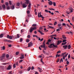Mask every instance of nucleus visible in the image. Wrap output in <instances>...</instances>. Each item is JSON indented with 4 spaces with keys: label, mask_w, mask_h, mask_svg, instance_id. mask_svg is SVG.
<instances>
[{
    "label": "nucleus",
    "mask_w": 74,
    "mask_h": 74,
    "mask_svg": "<svg viewBox=\"0 0 74 74\" xmlns=\"http://www.w3.org/2000/svg\"><path fill=\"white\" fill-rule=\"evenodd\" d=\"M45 40H44L43 43V45H41L40 47L41 48H45V49L46 50V48H45Z\"/></svg>",
    "instance_id": "f257e3e1"
},
{
    "label": "nucleus",
    "mask_w": 74,
    "mask_h": 74,
    "mask_svg": "<svg viewBox=\"0 0 74 74\" xmlns=\"http://www.w3.org/2000/svg\"><path fill=\"white\" fill-rule=\"evenodd\" d=\"M41 14V12H38V16L39 18H40V17H41L42 19H44L45 18L44 17H43L42 16V15Z\"/></svg>",
    "instance_id": "f03ea898"
},
{
    "label": "nucleus",
    "mask_w": 74,
    "mask_h": 74,
    "mask_svg": "<svg viewBox=\"0 0 74 74\" xmlns=\"http://www.w3.org/2000/svg\"><path fill=\"white\" fill-rule=\"evenodd\" d=\"M5 54H3L2 55V56H1V57L0 59L1 60H3V59L5 60L4 58H5Z\"/></svg>",
    "instance_id": "7ed1b4c3"
},
{
    "label": "nucleus",
    "mask_w": 74,
    "mask_h": 74,
    "mask_svg": "<svg viewBox=\"0 0 74 74\" xmlns=\"http://www.w3.org/2000/svg\"><path fill=\"white\" fill-rule=\"evenodd\" d=\"M53 46L54 47H57V46L56 45H54V44H52L51 45H50V46H49V48H52V47H53Z\"/></svg>",
    "instance_id": "20e7f679"
},
{
    "label": "nucleus",
    "mask_w": 74,
    "mask_h": 74,
    "mask_svg": "<svg viewBox=\"0 0 74 74\" xmlns=\"http://www.w3.org/2000/svg\"><path fill=\"white\" fill-rule=\"evenodd\" d=\"M28 47H30L33 45V43H32V42H30L28 43Z\"/></svg>",
    "instance_id": "39448f33"
},
{
    "label": "nucleus",
    "mask_w": 74,
    "mask_h": 74,
    "mask_svg": "<svg viewBox=\"0 0 74 74\" xmlns=\"http://www.w3.org/2000/svg\"><path fill=\"white\" fill-rule=\"evenodd\" d=\"M7 38H9L10 39V40H12V37L11 36H9V35H8L7 36Z\"/></svg>",
    "instance_id": "423d86ee"
},
{
    "label": "nucleus",
    "mask_w": 74,
    "mask_h": 74,
    "mask_svg": "<svg viewBox=\"0 0 74 74\" xmlns=\"http://www.w3.org/2000/svg\"><path fill=\"white\" fill-rule=\"evenodd\" d=\"M62 40H58L57 42V45H59L60 43H62Z\"/></svg>",
    "instance_id": "0eeeda50"
},
{
    "label": "nucleus",
    "mask_w": 74,
    "mask_h": 74,
    "mask_svg": "<svg viewBox=\"0 0 74 74\" xmlns=\"http://www.w3.org/2000/svg\"><path fill=\"white\" fill-rule=\"evenodd\" d=\"M24 58V55H23V54H21V56L19 57L20 59H23Z\"/></svg>",
    "instance_id": "6e6552de"
},
{
    "label": "nucleus",
    "mask_w": 74,
    "mask_h": 74,
    "mask_svg": "<svg viewBox=\"0 0 74 74\" xmlns=\"http://www.w3.org/2000/svg\"><path fill=\"white\" fill-rule=\"evenodd\" d=\"M22 5L23 8H26L27 6V5H26L25 3H23Z\"/></svg>",
    "instance_id": "1a4fd4ad"
},
{
    "label": "nucleus",
    "mask_w": 74,
    "mask_h": 74,
    "mask_svg": "<svg viewBox=\"0 0 74 74\" xmlns=\"http://www.w3.org/2000/svg\"><path fill=\"white\" fill-rule=\"evenodd\" d=\"M5 42H11V41L10 40H8L7 39H5L4 40Z\"/></svg>",
    "instance_id": "9d476101"
},
{
    "label": "nucleus",
    "mask_w": 74,
    "mask_h": 74,
    "mask_svg": "<svg viewBox=\"0 0 74 74\" xmlns=\"http://www.w3.org/2000/svg\"><path fill=\"white\" fill-rule=\"evenodd\" d=\"M69 10L70 11V12H73V9L72 8H69Z\"/></svg>",
    "instance_id": "9b49d317"
},
{
    "label": "nucleus",
    "mask_w": 74,
    "mask_h": 74,
    "mask_svg": "<svg viewBox=\"0 0 74 74\" xmlns=\"http://www.w3.org/2000/svg\"><path fill=\"white\" fill-rule=\"evenodd\" d=\"M48 4L49 5H52V4H53V2H52L51 1H49L48 2Z\"/></svg>",
    "instance_id": "f8f14e48"
},
{
    "label": "nucleus",
    "mask_w": 74,
    "mask_h": 74,
    "mask_svg": "<svg viewBox=\"0 0 74 74\" xmlns=\"http://www.w3.org/2000/svg\"><path fill=\"white\" fill-rule=\"evenodd\" d=\"M30 6H31V3H29V5L27 6V7H28L27 9L28 10H30Z\"/></svg>",
    "instance_id": "ddd939ff"
},
{
    "label": "nucleus",
    "mask_w": 74,
    "mask_h": 74,
    "mask_svg": "<svg viewBox=\"0 0 74 74\" xmlns=\"http://www.w3.org/2000/svg\"><path fill=\"white\" fill-rule=\"evenodd\" d=\"M29 32H30V33H32L33 31L32 28H31V27L30 28V29H29Z\"/></svg>",
    "instance_id": "4468645a"
},
{
    "label": "nucleus",
    "mask_w": 74,
    "mask_h": 74,
    "mask_svg": "<svg viewBox=\"0 0 74 74\" xmlns=\"http://www.w3.org/2000/svg\"><path fill=\"white\" fill-rule=\"evenodd\" d=\"M2 7L3 10H5V5L3 4L2 5Z\"/></svg>",
    "instance_id": "2eb2a0df"
},
{
    "label": "nucleus",
    "mask_w": 74,
    "mask_h": 74,
    "mask_svg": "<svg viewBox=\"0 0 74 74\" xmlns=\"http://www.w3.org/2000/svg\"><path fill=\"white\" fill-rule=\"evenodd\" d=\"M25 3H26V4H29V3H30V2H29V0H26Z\"/></svg>",
    "instance_id": "dca6fc26"
},
{
    "label": "nucleus",
    "mask_w": 74,
    "mask_h": 74,
    "mask_svg": "<svg viewBox=\"0 0 74 74\" xmlns=\"http://www.w3.org/2000/svg\"><path fill=\"white\" fill-rule=\"evenodd\" d=\"M11 69V66L9 65L8 67L7 68V70H10Z\"/></svg>",
    "instance_id": "f3484780"
},
{
    "label": "nucleus",
    "mask_w": 74,
    "mask_h": 74,
    "mask_svg": "<svg viewBox=\"0 0 74 74\" xmlns=\"http://www.w3.org/2000/svg\"><path fill=\"white\" fill-rule=\"evenodd\" d=\"M38 32H39V33H40L42 35H44V34L43 33L41 32V31L40 30H39L38 31Z\"/></svg>",
    "instance_id": "a211bd4d"
},
{
    "label": "nucleus",
    "mask_w": 74,
    "mask_h": 74,
    "mask_svg": "<svg viewBox=\"0 0 74 74\" xmlns=\"http://www.w3.org/2000/svg\"><path fill=\"white\" fill-rule=\"evenodd\" d=\"M63 48H64V49H66L67 48V45H66L63 46Z\"/></svg>",
    "instance_id": "6ab92c4d"
},
{
    "label": "nucleus",
    "mask_w": 74,
    "mask_h": 74,
    "mask_svg": "<svg viewBox=\"0 0 74 74\" xmlns=\"http://www.w3.org/2000/svg\"><path fill=\"white\" fill-rule=\"evenodd\" d=\"M66 53V52H65V53H62L61 55V56L62 57L63 56H64V55Z\"/></svg>",
    "instance_id": "aec40b11"
},
{
    "label": "nucleus",
    "mask_w": 74,
    "mask_h": 74,
    "mask_svg": "<svg viewBox=\"0 0 74 74\" xmlns=\"http://www.w3.org/2000/svg\"><path fill=\"white\" fill-rule=\"evenodd\" d=\"M3 36H4V34H1L0 35V38H2L3 37Z\"/></svg>",
    "instance_id": "412c9836"
},
{
    "label": "nucleus",
    "mask_w": 74,
    "mask_h": 74,
    "mask_svg": "<svg viewBox=\"0 0 74 74\" xmlns=\"http://www.w3.org/2000/svg\"><path fill=\"white\" fill-rule=\"evenodd\" d=\"M15 8V6L14 5H12V6L11 7V9L12 10H14Z\"/></svg>",
    "instance_id": "4be33fe9"
},
{
    "label": "nucleus",
    "mask_w": 74,
    "mask_h": 74,
    "mask_svg": "<svg viewBox=\"0 0 74 74\" xmlns=\"http://www.w3.org/2000/svg\"><path fill=\"white\" fill-rule=\"evenodd\" d=\"M16 5L18 7H19V5H20V3L19 2L17 3L16 4Z\"/></svg>",
    "instance_id": "5701e85b"
},
{
    "label": "nucleus",
    "mask_w": 74,
    "mask_h": 74,
    "mask_svg": "<svg viewBox=\"0 0 74 74\" xmlns=\"http://www.w3.org/2000/svg\"><path fill=\"white\" fill-rule=\"evenodd\" d=\"M31 28H32V29L33 30H36L37 29V28L36 27H31Z\"/></svg>",
    "instance_id": "b1692460"
},
{
    "label": "nucleus",
    "mask_w": 74,
    "mask_h": 74,
    "mask_svg": "<svg viewBox=\"0 0 74 74\" xmlns=\"http://www.w3.org/2000/svg\"><path fill=\"white\" fill-rule=\"evenodd\" d=\"M62 37L64 39H66V36L65 35H63Z\"/></svg>",
    "instance_id": "393cba45"
},
{
    "label": "nucleus",
    "mask_w": 74,
    "mask_h": 74,
    "mask_svg": "<svg viewBox=\"0 0 74 74\" xmlns=\"http://www.w3.org/2000/svg\"><path fill=\"white\" fill-rule=\"evenodd\" d=\"M20 36H19V34H17V37H16V38H19Z\"/></svg>",
    "instance_id": "a878e982"
},
{
    "label": "nucleus",
    "mask_w": 74,
    "mask_h": 74,
    "mask_svg": "<svg viewBox=\"0 0 74 74\" xmlns=\"http://www.w3.org/2000/svg\"><path fill=\"white\" fill-rule=\"evenodd\" d=\"M15 64L17 66H19V65H18V62H16Z\"/></svg>",
    "instance_id": "bb28decb"
},
{
    "label": "nucleus",
    "mask_w": 74,
    "mask_h": 74,
    "mask_svg": "<svg viewBox=\"0 0 74 74\" xmlns=\"http://www.w3.org/2000/svg\"><path fill=\"white\" fill-rule=\"evenodd\" d=\"M5 5H6V6H8V5H9V3H8V2H6L5 3Z\"/></svg>",
    "instance_id": "cd10ccee"
},
{
    "label": "nucleus",
    "mask_w": 74,
    "mask_h": 74,
    "mask_svg": "<svg viewBox=\"0 0 74 74\" xmlns=\"http://www.w3.org/2000/svg\"><path fill=\"white\" fill-rule=\"evenodd\" d=\"M38 69L39 71H40V72H41V68H38Z\"/></svg>",
    "instance_id": "c85d7f7f"
},
{
    "label": "nucleus",
    "mask_w": 74,
    "mask_h": 74,
    "mask_svg": "<svg viewBox=\"0 0 74 74\" xmlns=\"http://www.w3.org/2000/svg\"><path fill=\"white\" fill-rule=\"evenodd\" d=\"M60 55H58V54H57L56 55V57L57 58V57H59L60 56Z\"/></svg>",
    "instance_id": "c756f323"
},
{
    "label": "nucleus",
    "mask_w": 74,
    "mask_h": 74,
    "mask_svg": "<svg viewBox=\"0 0 74 74\" xmlns=\"http://www.w3.org/2000/svg\"><path fill=\"white\" fill-rule=\"evenodd\" d=\"M31 69V67H29L27 68V70L28 71H30V69Z\"/></svg>",
    "instance_id": "7c9ffc66"
},
{
    "label": "nucleus",
    "mask_w": 74,
    "mask_h": 74,
    "mask_svg": "<svg viewBox=\"0 0 74 74\" xmlns=\"http://www.w3.org/2000/svg\"><path fill=\"white\" fill-rule=\"evenodd\" d=\"M68 48V49H70V48H71V46L70 45H69Z\"/></svg>",
    "instance_id": "2f4dec72"
},
{
    "label": "nucleus",
    "mask_w": 74,
    "mask_h": 74,
    "mask_svg": "<svg viewBox=\"0 0 74 74\" xmlns=\"http://www.w3.org/2000/svg\"><path fill=\"white\" fill-rule=\"evenodd\" d=\"M42 58H41V60H40V61L42 63H43L44 64V62H43V61H42Z\"/></svg>",
    "instance_id": "473e14b6"
},
{
    "label": "nucleus",
    "mask_w": 74,
    "mask_h": 74,
    "mask_svg": "<svg viewBox=\"0 0 74 74\" xmlns=\"http://www.w3.org/2000/svg\"><path fill=\"white\" fill-rule=\"evenodd\" d=\"M49 10H52L53 11H55V9L52 8H49Z\"/></svg>",
    "instance_id": "72a5a7b5"
},
{
    "label": "nucleus",
    "mask_w": 74,
    "mask_h": 74,
    "mask_svg": "<svg viewBox=\"0 0 74 74\" xmlns=\"http://www.w3.org/2000/svg\"><path fill=\"white\" fill-rule=\"evenodd\" d=\"M66 25L67 26L69 27H70V28L71 27V26H70V25H69L68 24H67Z\"/></svg>",
    "instance_id": "f704fd0d"
},
{
    "label": "nucleus",
    "mask_w": 74,
    "mask_h": 74,
    "mask_svg": "<svg viewBox=\"0 0 74 74\" xmlns=\"http://www.w3.org/2000/svg\"><path fill=\"white\" fill-rule=\"evenodd\" d=\"M27 38H30V37H31L30 35H28V36H27Z\"/></svg>",
    "instance_id": "c9c22d12"
},
{
    "label": "nucleus",
    "mask_w": 74,
    "mask_h": 74,
    "mask_svg": "<svg viewBox=\"0 0 74 74\" xmlns=\"http://www.w3.org/2000/svg\"><path fill=\"white\" fill-rule=\"evenodd\" d=\"M49 28H51V29H53V27L51 26H49Z\"/></svg>",
    "instance_id": "e433bc0d"
},
{
    "label": "nucleus",
    "mask_w": 74,
    "mask_h": 74,
    "mask_svg": "<svg viewBox=\"0 0 74 74\" xmlns=\"http://www.w3.org/2000/svg\"><path fill=\"white\" fill-rule=\"evenodd\" d=\"M61 53V51L60 50H59L58 52H57V53Z\"/></svg>",
    "instance_id": "4c0bfd02"
},
{
    "label": "nucleus",
    "mask_w": 74,
    "mask_h": 74,
    "mask_svg": "<svg viewBox=\"0 0 74 74\" xmlns=\"http://www.w3.org/2000/svg\"><path fill=\"white\" fill-rule=\"evenodd\" d=\"M70 54H69L68 56V59H69L70 58Z\"/></svg>",
    "instance_id": "58836bf2"
},
{
    "label": "nucleus",
    "mask_w": 74,
    "mask_h": 74,
    "mask_svg": "<svg viewBox=\"0 0 74 74\" xmlns=\"http://www.w3.org/2000/svg\"><path fill=\"white\" fill-rule=\"evenodd\" d=\"M10 7L8 6V7H7V9L6 10H10Z\"/></svg>",
    "instance_id": "ea45409f"
},
{
    "label": "nucleus",
    "mask_w": 74,
    "mask_h": 74,
    "mask_svg": "<svg viewBox=\"0 0 74 74\" xmlns=\"http://www.w3.org/2000/svg\"><path fill=\"white\" fill-rule=\"evenodd\" d=\"M13 67L14 68H15V67H16V65H15V64H14Z\"/></svg>",
    "instance_id": "a19ab883"
},
{
    "label": "nucleus",
    "mask_w": 74,
    "mask_h": 74,
    "mask_svg": "<svg viewBox=\"0 0 74 74\" xmlns=\"http://www.w3.org/2000/svg\"><path fill=\"white\" fill-rule=\"evenodd\" d=\"M29 39H27L26 40V42H29Z\"/></svg>",
    "instance_id": "79ce46f5"
},
{
    "label": "nucleus",
    "mask_w": 74,
    "mask_h": 74,
    "mask_svg": "<svg viewBox=\"0 0 74 74\" xmlns=\"http://www.w3.org/2000/svg\"><path fill=\"white\" fill-rule=\"evenodd\" d=\"M66 41L67 40L66 39L64 40H63L62 42H66Z\"/></svg>",
    "instance_id": "37998d69"
},
{
    "label": "nucleus",
    "mask_w": 74,
    "mask_h": 74,
    "mask_svg": "<svg viewBox=\"0 0 74 74\" xmlns=\"http://www.w3.org/2000/svg\"><path fill=\"white\" fill-rule=\"evenodd\" d=\"M23 41V39H22V38H21L20 39V42H22Z\"/></svg>",
    "instance_id": "c03bdc74"
},
{
    "label": "nucleus",
    "mask_w": 74,
    "mask_h": 74,
    "mask_svg": "<svg viewBox=\"0 0 74 74\" xmlns=\"http://www.w3.org/2000/svg\"><path fill=\"white\" fill-rule=\"evenodd\" d=\"M37 26V25L36 24H34L32 25V26Z\"/></svg>",
    "instance_id": "a18cd8bd"
},
{
    "label": "nucleus",
    "mask_w": 74,
    "mask_h": 74,
    "mask_svg": "<svg viewBox=\"0 0 74 74\" xmlns=\"http://www.w3.org/2000/svg\"><path fill=\"white\" fill-rule=\"evenodd\" d=\"M42 27H40L39 30H42Z\"/></svg>",
    "instance_id": "49530a36"
},
{
    "label": "nucleus",
    "mask_w": 74,
    "mask_h": 74,
    "mask_svg": "<svg viewBox=\"0 0 74 74\" xmlns=\"http://www.w3.org/2000/svg\"><path fill=\"white\" fill-rule=\"evenodd\" d=\"M58 26H59V27H60V26H62V24H58Z\"/></svg>",
    "instance_id": "de8ad7c7"
},
{
    "label": "nucleus",
    "mask_w": 74,
    "mask_h": 74,
    "mask_svg": "<svg viewBox=\"0 0 74 74\" xmlns=\"http://www.w3.org/2000/svg\"><path fill=\"white\" fill-rule=\"evenodd\" d=\"M57 24V22L56 21L54 22V25H56Z\"/></svg>",
    "instance_id": "09e8293b"
},
{
    "label": "nucleus",
    "mask_w": 74,
    "mask_h": 74,
    "mask_svg": "<svg viewBox=\"0 0 74 74\" xmlns=\"http://www.w3.org/2000/svg\"><path fill=\"white\" fill-rule=\"evenodd\" d=\"M53 5L54 6H55L56 5V3L55 2H53Z\"/></svg>",
    "instance_id": "8fccbe9b"
},
{
    "label": "nucleus",
    "mask_w": 74,
    "mask_h": 74,
    "mask_svg": "<svg viewBox=\"0 0 74 74\" xmlns=\"http://www.w3.org/2000/svg\"><path fill=\"white\" fill-rule=\"evenodd\" d=\"M6 58H8L9 57V55L6 54Z\"/></svg>",
    "instance_id": "3c124183"
},
{
    "label": "nucleus",
    "mask_w": 74,
    "mask_h": 74,
    "mask_svg": "<svg viewBox=\"0 0 74 74\" xmlns=\"http://www.w3.org/2000/svg\"><path fill=\"white\" fill-rule=\"evenodd\" d=\"M63 62V58H61V59L60 61V62Z\"/></svg>",
    "instance_id": "603ef678"
},
{
    "label": "nucleus",
    "mask_w": 74,
    "mask_h": 74,
    "mask_svg": "<svg viewBox=\"0 0 74 74\" xmlns=\"http://www.w3.org/2000/svg\"><path fill=\"white\" fill-rule=\"evenodd\" d=\"M66 14H70V12H69L68 11H67L66 12Z\"/></svg>",
    "instance_id": "864d4df0"
},
{
    "label": "nucleus",
    "mask_w": 74,
    "mask_h": 74,
    "mask_svg": "<svg viewBox=\"0 0 74 74\" xmlns=\"http://www.w3.org/2000/svg\"><path fill=\"white\" fill-rule=\"evenodd\" d=\"M16 55H18V54H19V52H16Z\"/></svg>",
    "instance_id": "5fc2aeb1"
},
{
    "label": "nucleus",
    "mask_w": 74,
    "mask_h": 74,
    "mask_svg": "<svg viewBox=\"0 0 74 74\" xmlns=\"http://www.w3.org/2000/svg\"><path fill=\"white\" fill-rule=\"evenodd\" d=\"M9 4L10 5H11V4H12V3H11V1H9Z\"/></svg>",
    "instance_id": "6e6d98bb"
},
{
    "label": "nucleus",
    "mask_w": 74,
    "mask_h": 74,
    "mask_svg": "<svg viewBox=\"0 0 74 74\" xmlns=\"http://www.w3.org/2000/svg\"><path fill=\"white\" fill-rule=\"evenodd\" d=\"M66 64H69V62H68V61H67L66 62Z\"/></svg>",
    "instance_id": "4d7b16f0"
},
{
    "label": "nucleus",
    "mask_w": 74,
    "mask_h": 74,
    "mask_svg": "<svg viewBox=\"0 0 74 74\" xmlns=\"http://www.w3.org/2000/svg\"><path fill=\"white\" fill-rule=\"evenodd\" d=\"M69 55V53H67V54L65 55V56H64L65 57H67V56Z\"/></svg>",
    "instance_id": "13d9d810"
},
{
    "label": "nucleus",
    "mask_w": 74,
    "mask_h": 74,
    "mask_svg": "<svg viewBox=\"0 0 74 74\" xmlns=\"http://www.w3.org/2000/svg\"><path fill=\"white\" fill-rule=\"evenodd\" d=\"M23 62V60H21L19 61V63H21V62Z\"/></svg>",
    "instance_id": "bf43d9fd"
},
{
    "label": "nucleus",
    "mask_w": 74,
    "mask_h": 74,
    "mask_svg": "<svg viewBox=\"0 0 74 74\" xmlns=\"http://www.w3.org/2000/svg\"><path fill=\"white\" fill-rule=\"evenodd\" d=\"M45 11L46 12H48V10H45Z\"/></svg>",
    "instance_id": "052dcab7"
},
{
    "label": "nucleus",
    "mask_w": 74,
    "mask_h": 74,
    "mask_svg": "<svg viewBox=\"0 0 74 74\" xmlns=\"http://www.w3.org/2000/svg\"><path fill=\"white\" fill-rule=\"evenodd\" d=\"M23 31H24V30H23V29H21V33H22L23 32Z\"/></svg>",
    "instance_id": "680f3d73"
},
{
    "label": "nucleus",
    "mask_w": 74,
    "mask_h": 74,
    "mask_svg": "<svg viewBox=\"0 0 74 74\" xmlns=\"http://www.w3.org/2000/svg\"><path fill=\"white\" fill-rule=\"evenodd\" d=\"M34 66H32V70H34Z\"/></svg>",
    "instance_id": "e2e57ef3"
},
{
    "label": "nucleus",
    "mask_w": 74,
    "mask_h": 74,
    "mask_svg": "<svg viewBox=\"0 0 74 74\" xmlns=\"http://www.w3.org/2000/svg\"><path fill=\"white\" fill-rule=\"evenodd\" d=\"M8 64V63H3V65H6V64Z\"/></svg>",
    "instance_id": "0e129e2a"
},
{
    "label": "nucleus",
    "mask_w": 74,
    "mask_h": 74,
    "mask_svg": "<svg viewBox=\"0 0 74 74\" xmlns=\"http://www.w3.org/2000/svg\"><path fill=\"white\" fill-rule=\"evenodd\" d=\"M56 34L53 35L51 36H56Z\"/></svg>",
    "instance_id": "69168bd1"
},
{
    "label": "nucleus",
    "mask_w": 74,
    "mask_h": 74,
    "mask_svg": "<svg viewBox=\"0 0 74 74\" xmlns=\"http://www.w3.org/2000/svg\"><path fill=\"white\" fill-rule=\"evenodd\" d=\"M62 25L63 26H66V24H65V23H62Z\"/></svg>",
    "instance_id": "338daca9"
},
{
    "label": "nucleus",
    "mask_w": 74,
    "mask_h": 74,
    "mask_svg": "<svg viewBox=\"0 0 74 74\" xmlns=\"http://www.w3.org/2000/svg\"><path fill=\"white\" fill-rule=\"evenodd\" d=\"M9 73L10 74H12V71H10L9 72Z\"/></svg>",
    "instance_id": "774afa93"
}]
</instances>
